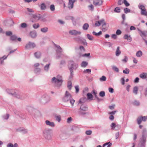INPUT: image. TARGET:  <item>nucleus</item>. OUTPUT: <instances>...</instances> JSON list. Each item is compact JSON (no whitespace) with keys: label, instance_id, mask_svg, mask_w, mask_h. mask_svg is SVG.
<instances>
[{"label":"nucleus","instance_id":"obj_1","mask_svg":"<svg viewBox=\"0 0 147 147\" xmlns=\"http://www.w3.org/2000/svg\"><path fill=\"white\" fill-rule=\"evenodd\" d=\"M6 91L9 94L17 98L21 99L24 98L23 94L15 89H7L6 90Z\"/></svg>","mask_w":147,"mask_h":147},{"label":"nucleus","instance_id":"obj_2","mask_svg":"<svg viewBox=\"0 0 147 147\" xmlns=\"http://www.w3.org/2000/svg\"><path fill=\"white\" fill-rule=\"evenodd\" d=\"M69 68L70 71L69 79H72L74 75L73 69L76 70L78 67V65L72 60L70 61L68 63Z\"/></svg>","mask_w":147,"mask_h":147},{"label":"nucleus","instance_id":"obj_3","mask_svg":"<svg viewBox=\"0 0 147 147\" xmlns=\"http://www.w3.org/2000/svg\"><path fill=\"white\" fill-rule=\"evenodd\" d=\"M62 77L60 75H58L56 78L53 77L51 80L53 83H54L57 87H60L62 84L63 82Z\"/></svg>","mask_w":147,"mask_h":147},{"label":"nucleus","instance_id":"obj_4","mask_svg":"<svg viewBox=\"0 0 147 147\" xmlns=\"http://www.w3.org/2000/svg\"><path fill=\"white\" fill-rule=\"evenodd\" d=\"M147 137V131L146 129H144L143 130L142 135L140 138L138 144L145 145Z\"/></svg>","mask_w":147,"mask_h":147},{"label":"nucleus","instance_id":"obj_5","mask_svg":"<svg viewBox=\"0 0 147 147\" xmlns=\"http://www.w3.org/2000/svg\"><path fill=\"white\" fill-rule=\"evenodd\" d=\"M51 130L50 129H45L43 131V136L45 139L47 140H49L51 139Z\"/></svg>","mask_w":147,"mask_h":147},{"label":"nucleus","instance_id":"obj_6","mask_svg":"<svg viewBox=\"0 0 147 147\" xmlns=\"http://www.w3.org/2000/svg\"><path fill=\"white\" fill-rule=\"evenodd\" d=\"M51 100V97L48 95L45 94H43L40 99V101L44 104H46L49 102Z\"/></svg>","mask_w":147,"mask_h":147},{"label":"nucleus","instance_id":"obj_7","mask_svg":"<svg viewBox=\"0 0 147 147\" xmlns=\"http://www.w3.org/2000/svg\"><path fill=\"white\" fill-rule=\"evenodd\" d=\"M71 97V94L67 91H66L65 94L62 100L64 102H67L69 100Z\"/></svg>","mask_w":147,"mask_h":147},{"label":"nucleus","instance_id":"obj_8","mask_svg":"<svg viewBox=\"0 0 147 147\" xmlns=\"http://www.w3.org/2000/svg\"><path fill=\"white\" fill-rule=\"evenodd\" d=\"M75 40L78 42H81L83 45L87 46V43L86 40L82 37L78 36L74 38Z\"/></svg>","mask_w":147,"mask_h":147},{"label":"nucleus","instance_id":"obj_9","mask_svg":"<svg viewBox=\"0 0 147 147\" xmlns=\"http://www.w3.org/2000/svg\"><path fill=\"white\" fill-rule=\"evenodd\" d=\"M36 47V45L34 42H29L25 46V48L28 49H33Z\"/></svg>","mask_w":147,"mask_h":147},{"label":"nucleus","instance_id":"obj_10","mask_svg":"<svg viewBox=\"0 0 147 147\" xmlns=\"http://www.w3.org/2000/svg\"><path fill=\"white\" fill-rule=\"evenodd\" d=\"M32 17L33 18L32 19L31 21L32 22H37L41 18V16L40 14L38 15L36 14H33L32 15Z\"/></svg>","mask_w":147,"mask_h":147},{"label":"nucleus","instance_id":"obj_11","mask_svg":"<svg viewBox=\"0 0 147 147\" xmlns=\"http://www.w3.org/2000/svg\"><path fill=\"white\" fill-rule=\"evenodd\" d=\"M69 34L71 35L77 36L81 34V32L80 31H77L75 30H69Z\"/></svg>","mask_w":147,"mask_h":147},{"label":"nucleus","instance_id":"obj_12","mask_svg":"<svg viewBox=\"0 0 147 147\" xmlns=\"http://www.w3.org/2000/svg\"><path fill=\"white\" fill-rule=\"evenodd\" d=\"M76 0H69L67 7L69 9H71L73 8L74 3L76 1Z\"/></svg>","mask_w":147,"mask_h":147},{"label":"nucleus","instance_id":"obj_13","mask_svg":"<svg viewBox=\"0 0 147 147\" xmlns=\"http://www.w3.org/2000/svg\"><path fill=\"white\" fill-rule=\"evenodd\" d=\"M17 131L21 132L23 134H27L28 132L27 129H26L23 127H20L16 129Z\"/></svg>","mask_w":147,"mask_h":147},{"label":"nucleus","instance_id":"obj_14","mask_svg":"<svg viewBox=\"0 0 147 147\" xmlns=\"http://www.w3.org/2000/svg\"><path fill=\"white\" fill-rule=\"evenodd\" d=\"M69 137L68 135L66 133H61L59 135L60 138L62 140L67 139Z\"/></svg>","mask_w":147,"mask_h":147},{"label":"nucleus","instance_id":"obj_15","mask_svg":"<svg viewBox=\"0 0 147 147\" xmlns=\"http://www.w3.org/2000/svg\"><path fill=\"white\" fill-rule=\"evenodd\" d=\"M93 4L95 6H99L102 4V1L101 0H94Z\"/></svg>","mask_w":147,"mask_h":147},{"label":"nucleus","instance_id":"obj_16","mask_svg":"<svg viewBox=\"0 0 147 147\" xmlns=\"http://www.w3.org/2000/svg\"><path fill=\"white\" fill-rule=\"evenodd\" d=\"M29 34L30 36L32 38H35L37 36V33L35 31H31Z\"/></svg>","mask_w":147,"mask_h":147},{"label":"nucleus","instance_id":"obj_17","mask_svg":"<svg viewBox=\"0 0 147 147\" xmlns=\"http://www.w3.org/2000/svg\"><path fill=\"white\" fill-rule=\"evenodd\" d=\"M40 10L45 11L47 9V6L45 3H42L39 6Z\"/></svg>","mask_w":147,"mask_h":147},{"label":"nucleus","instance_id":"obj_18","mask_svg":"<svg viewBox=\"0 0 147 147\" xmlns=\"http://www.w3.org/2000/svg\"><path fill=\"white\" fill-rule=\"evenodd\" d=\"M47 125L51 127H53L55 126V124L53 122H51L50 121L47 120L45 121Z\"/></svg>","mask_w":147,"mask_h":147},{"label":"nucleus","instance_id":"obj_19","mask_svg":"<svg viewBox=\"0 0 147 147\" xmlns=\"http://www.w3.org/2000/svg\"><path fill=\"white\" fill-rule=\"evenodd\" d=\"M55 47L57 48L56 52L57 53H60L62 52V48L60 46L57 45H55Z\"/></svg>","mask_w":147,"mask_h":147},{"label":"nucleus","instance_id":"obj_20","mask_svg":"<svg viewBox=\"0 0 147 147\" xmlns=\"http://www.w3.org/2000/svg\"><path fill=\"white\" fill-rule=\"evenodd\" d=\"M34 55L36 58L39 59L41 57V53L40 51H37L34 53Z\"/></svg>","mask_w":147,"mask_h":147},{"label":"nucleus","instance_id":"obj_21","mask_svg":"<svg viewBox=\"0 0 147 147\" xmlns=\"http://www.w3.org/2000/svg\"><path fill=\"white\" fill-rule=\"evenodd\" d=\"M26 9L29 12L28 13H26V14L29 16H32L33 15L32 13L34 12V10L29 8H27Z\"/></svg>","mask_w":147,"mask_h":147},{"label":"nucleus","instance_id":"obj_22","mask_svg":"<svg viewBox=\"0 0 147 147\" xmlns=\"http://www.w3.org/2000/svg\"><path fill=\"white\" fill-rule=\"evenodd\" d=\"M7 56L4 55L3 57L0 58V64L1 65L3 64L4 63V60L5 59L7 58Z\"/></svg>","mask_w":147,"mask_h":147},{"label":"nucleus","instance_id":"obj_23","mask_svg":"<svg viewBox=\"0 0 147 147\" xmlns=\"http://www.w3.org/2000/svg\"><path fill=\"white\" fill-rule=\"evenodd\" d=\"M120 47H117L115 53V55L117 56H119L121 53V51L119 50Z\"/></svg>","mask_w":147,"mask_h":147},{"label":"nucleus","instance_id":"obj_24","mask_svg":"<svg viewBox=\"0 0 147 147\" xmlns=\"http://www.w3.org/2000/svg\"><path fill=\"white\" fill-rule=\"evenodd\" d=\"M147 74L145 73H143L140 75V77L142 79H146V78Z\"/></svg>","mask_w":147,"mask_h":147},{"label":"nucleus","instance_id":"obj_25","mask_svg":"<svg viewBox=\"0 0 147 147\" xmlns=\"http://www.w3.org/2000/svg\"><path fill=\"white\" fill-rule=\"evenodd\" d=\"M80 109L83 111H86L88 110V107L86 106L82 105L80 107Z\"/></svg>","mask_w":147,"mask_h":147},{"label":"nucleus","instance_id":"obj_26","mask_svg":"<svg viewBox=\"0 0 147 147\" xmlns=\"http://www.w3.org/2000/svg\"><path fill=\"white\" fill-rule=\"evenodd\" d=\"M50 63L46 64L44 67V70L46 72H48L49 69Z\"/></svg>","mask_w":147,"mask_h":147},{"label":"nucleus","instance_id":"obj_27","mask_svg":"<svg viewBox=\"0 0 147 147\" xmlns=\"http://www.w3.org/2000/svg\"><path fill=\"white\" fill-rule=\"evenodd\" d=\"M88 63L86 61H83L81 64V66L82 67H85L88 65Z\"/></svg>","mask_w":147,"mask_h":147},{"label":"nucleus","instance_id":"obj_28","mask_svg":"<svg viewBox=\"0 0 147 147\" xmlns=\"http://www.w3.org/2000/svg\"><path fill=\"white\" fill-rule=\"evenodd\" d=\"M124 38L125 39H127L130 42L131 41V38L130 36H128V35L125 34L124 35Z\"/></svg>","mask_w":147,"mask_h":147},{"label":"nucleus","instance_id":"obj_29","mask_svg":"<svg viewBox=\"0 0 147 147\" xmlns=\"http://www.w3.org/2000/svg\"><path fill=\"white\" fill-rule=\"evenodd\" d=\"M89 25L88 23H85L84 25L82 27L83 29L84 30H87L89 27Z\"/></svg>","mask_w":147,"mask_h":147},{"label":"nucleus","instance_id":"obj_30","mask_svg":"<svg viewBox=\"0 0 147 147\" xmlns=\"http://www.w3.org/2000/svg\"><path fill=\"white\" fill-rule=\"evenodd\" d=\"M48 31V28L47 27H45L40 29V31L43 33H46Z\"/></svg>","mask_w":147,"mask_h":147},{"label":"nucleus","instance_id":"obj_31","mask_svg":"<svg viewBox=\"0 0 147 147\" xmlns=\"http://www.w3.org/2000/svg\"><path fill=\"white\" fill-rule=\"evenodd\" d=\"M108 29V27L106 26L105 24L104 23V25H102V30L103 32H105Z\"/></svg>","mask_w":147,"mask_h":147},{"label":"nucleus","instance_id":"obj_32","mask_svg":"<svg viewBox=\"0 0 147 147\" xmlns=\"http://www.w3.org/2000/svg\"><path fill=\"white\" fill-rule=\"evenodd\" d=\"M17 38V36L15 35L11 36L10 39L12 41H16Z\"/></svg>","mask_w":147,"mask_h":147},{"label":"nucleus","instance_id":"obj_33","mask_svg":"<svg viewBox=\"0 0 147 147\" xmlns=\"http://www.w3.org/2000/svg\"><path fill=\"white\" fill-rule=\"evenodd\" d=\"M138 88L137 86H135L133 88V92L135 95H137L138 94Z\"/></svg>","mask_w":147,"mask_h":147},{"label":"nucleus","instance_id":"obj_34","mask_svg":"<svg viewBox=\"0 0 147 147\" xmlns=\"http://www.w3.org/2000/svg\"><path fill=\"white\" fill-rule=\"evenodd\" d=\"M141 15L145 16H147V12L146 10V9H145L144 10H142L141 11Z\"/></svg>","mask_w":147,"mask_h":147},{"label":"nucleus","instance_id":"obj_35","mask_svg":"<svg viewBox=\"0 0 147 147\" xmlns=\"http://www.w3.org/2000/svg\"><path fill=\"white\" fill-rule=\"evenodd\" d=\"M92 34L94 35L99 36L102 34V32L101 31H100L99 32L96 33L95 31H94L92 32Z\"/></svg>","mask_w":147,"mask_h":147},{"label":"nucleus","instance_id":"obj_36","mask_svg":"<svg viewBox=\"0 0 147 147\" xmlns=\"http://www.w3.org/2000/svg\"><path fill=\"white\" fill-rule=\"evenodd\" d=\"M67 88L69 90H71V89L72 86V83L71 81H69L67 83Z\"/></svg>","mask_w":147,"mask_h":147},{"label":"nucleus","instance_id":"obj_37","mask_svg":"<svg viewBox=\"0 0 147 147\" xmlns=\"http://www.w3.org/2000/svg\"><path fill=\"white\" fill-rule=\"evenodd\" d=\"M136 55L138 57H141L142 55V52L141 51H139L137 52Z\"/></svg>","mask_w":147,"mask_h":147},{"label":"nucleus","instance_id":"obj_38","mask_svg":"<svg viewBox=\"0 0 147 147\" xmlns=\"http://www.w3.org/2000/svg\"><path fill=\"white\" fill-rule=\"evenodd\" d=\"M41 71V69L40 68H36L34 70V72L36 74H39Z\"/></svg>","mask_w":147,"mask_h":147},{"label":"nucleus","instance_id":"obj_39","mask_svg":"<svg viewBox=\"0 0 147 147\" xmlns=\"http://www.w3.org/2000/svg\"><path fill=\"white\" fill-rule=\"evenodd\" d=\"M9 115L8 114H6L2 116V117L4 120H7L9 117Z\"/></svg>","mask_w":147,"mask_h":147},{"label":"nucleus","instance_id":"obj_40","mask_svg":"<svg viewBox=\"0 0 147 147\" xmlns=\"http://www.w3.org/2000/svg\"><path fill=\"white\" fill-rule=\"evenodd\" d=\"M40 113L38 111H37L36 112L34 111V117L35 118H36L38 117L40 115Z\"/></svg>","mask_w":147,"mask_h":147},{"label":"nucleus","instance_id":"obj_41","mask_svg":"<svg viewBox=\"0 0 147 147\" xmlns=\"http://www.w3.org/2000/svg\"><path fill=\"white\" fill-rule=\"evenodd\" d=\"M55 118L57 121L58 122H60L61 120V116L60 115H56Z\"/></svg>","mask_w":147,"mask_h":147},{"label":"nucleus","instance_id":"obj_42","mask_svg":"<svg viewBox=\"0 0 147 147\" xmlns=\"http://www.w3.org/2000/svg\"><path fill=\"white\" fill-rule=\"evenodd\" d=\"M112 143H111L110 142H109L104 144L102 146V147H104L106 145H107V147H110L112 145Z\"/></svg>","mask_w":147,"mask_h":147},{"label":"nucleus","instance_id":"obj_43","mask_svg":"<svg viewBox=\"0 0 147 147\" xmlns=\"http://www.w3.org/2000/svg\"><path fill=\"white\" fill-rule=\"evenodd\" d=\"M132 104L133 105L136 106H139L140 105V102L136 100H135L133 102Z\"/></svg>","mask_w":147,"mask_h":147},{"label":"nucleus","instance_id":"obj_44","mask_svg":"<svg viewBox=\"0 0 147 147\" xmlns=\"http://www.w3.org/2000/svg\"><path fill=\"white\" fill-rule=\"evenodd\" d=\"M87 96L88 99H90V100L92 99L93 96L91 93H88L87 94Z\"/></svg>","mask_w":147,"mask_h":147},{"label":"nucleus","instance_id":"obj_45","mask_svg":"<svg viewBox=\"0 0 147 147\" xmlns=\"http://www.w3.org/2000/svg\"><path fill=\"white\" fill-rule=\"evenodd\" d=\"M86 36L88 39H89V40H93L94 37L88 34H87Z\"/></svg>","mask_w":147,"mask_h":147},{"label":"nucleus","instance_id":"obj_46","mask_svg":"<svg viewBox=\"0 0 147 147\" xmlns=\"http://www.w3.org/2000/svg\"><path fill=\"white\" fill-rule=\"evenodd\" d=\"M111 129H113L114 130H116V129L115 128L116 126L115 125V124L114 123H112L111 125Z\"/></svg>","mask_w":147,"mask_h":147},{"label":"nucleus","instance_id":"obj_47","mask_svg":"<svg viewBox=\"0 0 147 147\" xmlns=\"http://www.w3.org/2000/svg\"><path fill=\"white\" fill-rule=\"evenodd\" d=\"M112 69L117 72L119 71V69L115 66H113L112 67Z\"/></svg>","mask_w":147,"mask_h":147},{"label":"nucleus","instance_id":"obj_48","mask_svg":"<svg viewBox=\"0 0 147 147\" xmlns=\"http://www.w3.org/2000/svg\"><path fill=\"white\" fill-rule=\"evenodd\" d=\"M123 73L125 74H128L129 73V69L128 68H125V70L123 71Z\"/></svg>","mask_w":147,"mask_h":147},{"label":"nucleus","instance_id":"obj_49","mask_svg":"<svg viewBox=\"0 0 147 147\" xmlns=\"http://www.w3.org/2000/svg\"><path fill=\"white\" fill-rule=\"evenodd\" d=\"M140 36L143 38V36H146V34L144 31H141L140 33Z\"/></svg>","mask_w":147,"mask_h":147},{"label":"nucleus","instance_id":"obj_50","mask_svg":"<svg viewBox=\"0 0 147 147\" xmlns=\"http://www.w3.org/2000/svg\"><path fill=\"white\" fill-rule=\"evenodd\" d=\"M142 120L141 117H138L137 119V122L138 124H140L142 122Z\"/></svg>","mask_w":147,"mask_h":147},{"label":"nucleus","instance_id":"obj_51","mask_svg":"<svg viewBox=\"0 0 147 147\" xmlns=\"http://www.w3.org/2000/svg\"><path fill=\"white\" fill-rule=\"evenodd\" d=\"M85 111H82V110H80L79 111H78V114L80 115H85L86 114V113L85 112Z\"/></svg>","mask_w":147,"mask_h":147},{"label":"nucleus","instance_id":"obj_52","mask_svg":"<svg viewBox=\"0 0 147 147\" xmlns=\"http://www.w3.org/2000/svg\"><path fill=\"white\" fill-rule=\"evenodd\" d=\"M87 100V99L85 97H83L81 98L80 100V103L84 102Z\"/></svg>","mask_w":147,"mask_h":147},{"label":"nucleus","instance_id":"obj_53","mask_svg":"<svg viewBox=\"0 0 147 147\" xmlns=\"http://www.w3.org/2000/svg\"><path fill=\"white\" fill-rule=\"evenodd\" d=\"M40 25L38 24H35L33 25V28L35 29H37L39 27Z\"/></svg>","mask_w":147,"mask_h":147},{"label":"nucleus","instance_id":"obj_54","mask_svg":"<svg viewBox=\"0 0 147 147\" xmlns=\"http://www.w3.org/2000/svg\"><path fill=\"white\" fill-rule=\"evenodd\" d=\"M106 78L105 76H103L100 78L99 80L100 81H105L106 80Z\"/></svg>","mask_w":147,"mask_h":147},{"label":"nucleus","instance_id":"obj_55","mask_svg":"<svg viewBox=\"0 0 147 147\" xmlns=\"http://www.w3.org/2000/svg\"><path fill=\"white\" fill-rule=\"evenodd\" d=\"M50 9L52 11H53L55 10V7L54 5L52 4L50 5Z\"/></svg>","mask_w":147,"mask_h":147},{"label":"nucleus","instance_id":"obj_56","mask_svg":"<svg viewBox=\"0 0 147 147\" xmlns=\"http://www.w3.org/2000/svg\"><path fill=\"white\" fill-rule=\"evenodd\" d=\"M99 95L102 97H103L105 96V93L104 91H102L99 93Z\"/></svg>","mask_w":147,"mask_h":147},{"label":"nucleus","instance_id":"obj_57","mask_svg":"<svg viewBox=\"0 0 147 147\" xmlns=\"http://www.w3.org/2000/svg\"><path fill=\"white\" fill-rule=\"evenodd\" d=\"M128 60V58L126 56H124V58L123 59H122V61L124 63H126L127 62V61Z\"/></svg>","mask_w":147,"mask_h":147},{"label":"nucleus","instance_id":"obj_58","mask_svg":"<svg viewBox=\"0 0 147 147\" xmlns=\"http://www.w3.org/2000/svg\"><path fill=\"white\" fill-rule=\"evenodd\" d=\"M124 12L125 13H129L130 12V9L126 8L124 9Z\"/></svg>","mask_w":147,"mask_h":147},{"label":"nucleus","instance_id":"obj_59","mask_svg":"<svg viewBox=\"0 0 147 147\" xmlns=\"http://www.w3.org/2000/svg\"><path fill=\"white\" fill-rule=\"evenodd\" d=\"M27 26V24L25 23H22L21 24V27L23 28H24L26 27Z\"/></svg>","mask_w":147,"mask_h":147},{"label":"nucleus","instance_id":"obj_60","mask_svg":"<svg viewBox=\"0 0 147 147\" xmlns=\"http://www.w3.org/2000/svg\"><path fill=\"white\" fill-rule=\"evenodd\" d=\"M88 7L89 9L91 11H93L94 10V6L92 5H90L88 6Z\"/></svg>","mask_w":147,"mask_h":147},{"label":"nucleus","instance_id":"obj_61","mask_svg":"<svg viewBox=\"0 0 147 147\" xmlns=\"http://www.w3.org/2000/svg\"><path fill=\"white\" fill-rule=\"evenodd\" d=\"M120 9L119 7H116L114 9L115 12L119 13L120 12Z\"/></svg>","mask_w":147,"mask_h":147},{"label":"nucleus","instance_id":"obj_62","mask_svg":"<svg viewBox=\"0 0 147 147\" xmlns=\"http://www.w3.org/2000/svg\"><path fill=\"white\" fill-rule=\"evenodd\" d=\"M138 7H139V8L141 10V11L142 10H144L146 9L145 8V7L143 5H139Z\"/></svg>","mask_w":147,"mask_h":147},{"label":"nucleus","instance_id":"obj_63","mask_svg":"<svg viewBox=\"0 0 147 147\" xmlns=\"http://www.w3.org/2000/svg\"><path fill=\"white\" fill-rule=\"evenodd\" d=\"M142 121H145L147 119V116H141Z\"/></svg>","mask_w":147,"mask_h":147},{"label":"nucleus","instance_id":"obj_64","mask_svg":"<svg viewBox=\"0 0 147 147\" xmlns=\"http://www.w3.org/2000/svg\"><path fill=\"white\" fill-rule=\"evenodd\" d=\"M123 3H124L126 7L130 5L127 2L126 0H124Z\"/></svg>","mask_w":147,"mask_h":147}]
</instances>
